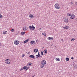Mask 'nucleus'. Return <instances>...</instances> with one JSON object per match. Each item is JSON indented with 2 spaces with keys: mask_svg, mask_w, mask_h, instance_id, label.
<instances>
[{
  "mask_svg": "<svg viewBox=\"0 0 77 77\" xmlns=\"http://www.w3.org/2000/svg\"><path fill=\"white\" fill-rule=\"evenodd\" d=\"M29 28L30 30H34L35 29V27L33 25H32V26H29Z\"/></svg>",
  "mask_w": 77,
  "mask_h": 77,
  "instance_id": "1",
  "label": "nucleus"
},
{
  "mask_svg": "<svg viewBox=\"0 0 77 77\" xmlns=\"http://www.w3.org/2000/svg\"><path fill=\"white\" fill-rule=\"evenodd\" d=\"M5 62L7 64H9L11 62V60L9 59H7L5 60Z\"/></svg>",
  "mask_w": 77,
  "mask_h": 77,
  "instance_id": "2",
  "label": "nucleus"
},
{
  "mask_svg": "<svg viewBox=\"0 0 77 77\" xmlns=\"http://www.w3.org/2000/svg\"><path fill=\"white\" fill-rule=\"evenodd\" d=\"M55 8H57L58 9H60V6L59 5V4L57 3L55 4Z\"/></svg>",
  "mask_w": 77,
  "mask_h": 77,
  "instance_id": "3",
  "label": "nucleus"
},
{
  "mask_svg": "<svg viewBox=\"0 0 77 77\" xmlns=\"http://www.w3.org/2000/svg\"><path fill=\"white\" fill-rule=\"evenodd\" d=\"M14 44H15L16 45H18V44H19L20 42H19V41H15L14 42Z\"/></svg>",
  "mask_w": 77,
  "mask_h": 77,
  "instance_id": "4",
  "label": "nucleus"
},
{
  "mask_svg": "<svg viewBox=\"0 0 77 77\" xmlns=\"http://www.w3.org/2000/svg\"><path fill=\"white\" fill-rule=\"evenodd\" d=\"M75 18V15L74 14H72V15H71V16L70 17V18L72 20L73 19H74V18Z\"/></svg>",
  "mask_w": 77,
  "mask_h": 77,
  "instance_id": "5",
  "label": "nucleus"
},
{
  "mask_svg": "<svg viewBox=\"0 0 77 77\" xmlns=\"http://www.w3.org/2000/svg\"><path fill=\"white\" fill-rule=\"evenodd\" d=\"M42 64L45 65L46 64V61L45 60H43L41 61Z\"/></svg>",
  "mask_w": 77,
  "mask_h": 77,
  "instance_id": "6",
  "label": "nucleus"
},
{
  "mask_svg": "<svg viewBox=\"0 0 77 77\" xmlns=\"http://www.w3.org/2000/svg\"><path fill=\"white\" fill-rule=\"evenodd\" d=\"M29 57H30V58H32V59H35V56L33 55H30L29 56Z\"/></svg>",
  "mask_w": 77,
  "mask_h": 77,
  "instance_id": "7",
  "label": "nucleus"
},
{
  "mask_svg": "<svg viewBox=\"0 0 77 77\" xmlns=\"http://www.w3.org/2000/svg\"><path fill=\"white\" fill-rule=\"evenodd\" d=\"M53 38L51 37H48V40H50L51 41V40H53Z\"/></svg>",
  "mask_w": 77,
  "mask_h": 77,
  "instance_id": "8",
  "label": "nucleus"
},
{
  "mask_svg": "<svg viewBox=\"0 0 77 77\" xmlns=\"http://www.w3.org/2000/svg\"><path fill=\"white\" fill-rule=\"evenodd\" d=\"M38 51V49H35L34 50L35 53H37Z\"/></svg>",
  "mask_w": 77,
  "mask_h": 77,
  "instance_id": "9",
  "label": "nucleus"
},
{
  "mask_svg": "<svg viewBox=\"0 0 77 77\" xmlns=\"http://www.w3.org/2000/svg\"><path fill=\"white\" fill-rule=\"evenodd\" d=\"M30 44H35V42L33 41H31L30 42Z\"/></svg>",
  "mask_w": 77,
  "mask_h": 77,
  "instance_id": "10",
  "label": "nucleus"
},
{
  "mask_svg": "<svg viewBox=\"0 0 77 77\" xmlns=\"http://www.w3.org/2000/svg\"><path fill=\"white\" fill-rule=\"evenodd\" d=\"M64 22L65 23H68V19H65L64 20Z\"/></svg>",
  "mask_w": 77,
  "mask_h": 77,
  "instance_id": "11",
  "label": "nucleus"
},
{
  "mask_svg": "<svg viewBox=\"0 0 77 77\" xmlns=\"http://www.w3.org/2000/svg\"><path fill=\"white\" fill-rule=\"evenodd\" d=\"M29 39H27V40H26L25 41H24V43H26L27 42H28V41H29Z\"/></svg>",
  "mask_w": 77,
  "mask_h": 77,
  "instance_id": "12",
  "label": "nucleus"
},
{
  "mask_svg": "<svg viewBox=\"0 0 77 77\" xmlns=\"http://www.w3.org/2000/svg\"><path fill=\"white\" fill-rule=\"evenodd\" d=\"M29 17L30 18H33V15L30 14Z\"/></svg>",
  "mask_w": 77,
  "mask_h": 77,
  "instance_id": "13",
  "label": "nucleus"
},
{
  "mask_svg": "<svg viewBox=\"0 0 77 77\" xmlns=\"http://www.w3.org/2000/svg\"><path fill=\"white\" fill-rule=\"evenodd\" d=\"M55 60H56V61H60V59L57 58H56L55 59Z\"/></svg>",
  "mask_w": 77,
  "mask_h": 77,
  "instance_id": "14",
  "label": "nucleus"
},
{
  "mask_svg": "<svg viewBox=\"0 0 77 77\" xmlns=\"http://www.w3.org/2000/svg\"><path fill=\"white\" fill-rule=\"evenodd\" d=\"M20 34H21V35H24V34H25V32H21Z\"/></svg>",
  "mask_w": 77,
  "mask_h": 77,
  "instance_id": "15",
  "label": "nucleus"
},
{
  "mask_svg": "<svg viewBox=\"0 0 77 77\" xmlns=\"http://www.w3.org/2000/svg\"><path fill=\"white\" fill-rule=\"evenodd\" d=\"M66 61H69V58H66Z\"/></svg>",
  "mask_w": 77,
  "mask_h": 77,
  "instance_id": "16",
  "label": "nucleus"
},
{
  "mask_svg": "<svg viewBox=\"0 0 77 77\" xmlns=\"http://www.w3.org/2000/svg\"><path fill=\"white\" fill-rule=\"evenodd\" d=\"M44 64H42L41 65V68H44Z\"/></svg>",
  "mask_w": 77,
  "mask_h": 77,
  "instance_id": "17",
  "label": "nucleus"
},
{
  "mask_svg": "<svg viewBox=\"0 0 77 77\" xmlns=\"http://www.w3.org/2000/svg\"><path fill=\"white\" fill-rule=\"evenodd\" d=\"M42 35L44 36H47V34H45H45H44V33H42Z\"/></svg>",
  "mask_w": 77,
  "mask_h": 77,
  "instance_id": "18",
  "label": "nucleus"
},
{
  "mask_svg": "<svg viewBox=\"0 0 77 77\" xmlns=\"http://www.w3.org/2000/svg\"><path fill=\"white\" fill-rule=\"evenodd\" d=\"M36 58H38V57H40V56L38 55H36Z\"/></svg>",
  "mask_w": 77,
  "mask_h": 77,
  "instance_id": "19",
  "label": "nucleus"
},
{
  "mask_svg": "<svg viewBox=\"0 0 77 77\" xmlns=\"http://www.w3.org/2000/svg\"><path fill=\"white\" fill-rule=\"evenodd\" d=\"M45 51V53L46 54V53H47V50L46 49L44 51Z\"/></svg>",
  "mask_w": 77,
  "mask_h": 77,
  "instance_id": "20",
  "label": "nucleus"
},
{
  "mask_svg": "<svg viewBox=\"0 0 77 77\" xmlns=\"http://www.w3.org/2000/svg\"><path fill=\"white\" fill-rule=\"evenodd\" d=\"M67 16H68L69 17V16H71V14L68 13L67 14Z\"/></svg>",
  "mask_w": 77,
  "mask_h": 77,
  "instance_id": "21",
  "label": "nucleus"
},
{
  "mask_svg": "<svg viewBox=\"0 0 77 77\" xmlns=\"http://www.w3.org/2000/svg\"><path fill=\"white\" fill-rule=\"evenodd\" d=\"M23 30H27V29H26V27H24L23 28Z\"/></svg>",
  "mask_w": 77,
  "mask_h": 77,
  "instance_id": "22",
  "label": "nucleus"
},
{
  "mask_svg": "<svg viewBox=\"0 0 77 77\" xmlns=\"http://www.w3.org/2000/svg\"><path fill=\"white\" fill-rule=\"evenodd\" d=\"M7 32V31H5H5H4L3 32V33L4 34H6V32Z\"/></svg>",
  "mask_w": 77,
  "mask_h": 77,
  "instance_id": "23",
  "label": "nucleus"
},
{
  "mask_svg": "<svg viewBox=\"0 0 77 77\" xmlns=\"http://www.w3.org/2000/svg\"><path fill=\"white\" fill-rule=\"evenodd\" d=\"M41 55H44V53H43V51H41Z\"/></svg>",
  "mask_w": 77,
  "mask_h": 77,
  "instance_id": "24",
  "label": "nucleus"
},
{
  "mask_svg": "<svg viewBox=\"0 0 77 77\" xmlns=\"http://www.w3.org/2000/svg\"><path fill=\"white\" fill-rule=\"evenodd\" d=\"M27 67L26 66H24L23 68V69H26V67Z\"/></svg>",
  "mask_w": 77,
  "mask_h": 77,
  "instance_id": "25",
  "label": "nucleus"
},
{
  "mask_svg": "<svg viewBox=\"0 0 77 77\" xmlns=\"http://www.w3.org/2000/svg\"><path fill=\"white\" fill-rule=\"evenodd\" d=\"M66 29H69V26H66Z\"/></svg>",
  "mask_w": 77,
  "mask_h": 77,
  "instance_id": "26",
  "label": "nucleus"
},
{
  "mask_svg": "<svg viewBox=\"0 0 77 77\" xmlns=\"http://www.w3.org/2000/svg\"><path fill=\"white\" fill-rule=\"evenodd\" d=\"M29 69V67H26V69H25V71H27V69Z\"/></svg>",
  "mask_w": 77,
  "mask_h": 77,
  "instance_id": "27",
  "label": "nucleus"
},
{
  "mask_svg": "<svg viewBox=\"0 0 77 77\" xmlns=\"http://www.w3.org/2000/svg\"><path fill=\"white\" fill-rule=\"evenodd\" d=\"M29 66H30V65H32V63H29Z\"/></svg>",
  "mask_w": 77,
  "mask_h": 77,
  "instance_id": "28",
  "label": "nucleus"
},
{
  "mask_svg": "<svg viewBox=\"0 0 77 77\" xmlns=\"http://www.w3.org/2000/svg\"><path fill=\"white\" fill-rule=\"evenodd\" d=\"M11 30V32H14V29H12Z\"/></svg>",
  "mask_w": 77,
  "mask_h": 77,
  "instance_id": "29",
  "label": "nucleus"
},
{
  "mask_svg": "<svg viewBox=\"0 0 77 77\" xmlns=\"http://www.w3.org/2000/svg\"><path fill=\"white\" fill-rule=\"evenodd\" d=\"M23 69H24L23 68H21L20 69V71H22V70H23Z\"/></svg>",
  "mask_w": 77,
  "mask_h": 77,
  "instance_id": "30",
  "label": "nucleus"
},
{
  "mask_svg": "<svg viewBox=\"0 0 77 77\" xmlns=\"http://www.w3.org/2000/svg\"><path fill=\"white\" fill-rule=\"evenodd\" d=\"M62 27H63V29H66V27H64V26H62Z\"/></svg>",
  "mask_w": 77,
  "mask_h": 77,
  "instance_id": "31",
  "label": "nucleus"
},
{
  "mask_svg": "<svg viewBox=\"0 0 77 77\" xmlns=\"http://www.w3.org/2000/svg\"><path fill=\"white\" fill-rule=\"evenodd\" d=\"M2 17V15L0 14V18H1Z\"/></svg>",
  "mask_w": 77,
  "mask_h": 77,
  "instance_id": "32",
  "label": "nucleus"
},
{
  "mask_svg": "<svg viewBox=\"0 0 77 77\" xmlns=\"http://www.w3.org/2000/svg\"><path fill=\"white\" fill-rule=\"evenodd\" d=\"M71 5H73V4H74V3L73 2H71Z\"/></svg>",
  "mask_w": 77,
  "mask_h": 77,
  "instance_id": "33",
  "label": "nucleus"
},
{
  "mask_svg": "<svg viewBox=\"0 0 77 77\" xmlns=\"http://www.w3.org/2000/svg\"><path fill=\"white\" fill-rule=\"evenodd\" d=\"M36 42H38V40H36Z\"/></svg>",
  "mask_w": 77,
  "mask_h": 77,
  "instance_id": "34",
  "label": "nucleus"
},
{
  "mask_svg": "<svg viewBox=\"0 0 77 77\" xmlns=\"http://www.w3.org/2000/svg\"><path fill=\"white\" fill-rule=\"evenodd\" d=\"M74 39L73 38H72L71 40V41H74Z\"/></svg>",
  "mask_w": 77,
  "mask_h": 77,
  "instance_id": "35",
  "label": "nucleus"
},
{
  "mask_svg": "<svg viewBox=\"0 0 77 77\" xmlns=\"http://www.w3.org/2000/svg\"><path fill=\"white\" fill-rule=\"evenodd\" d=\"M24 56H25V55H24V54H23V56H22V57H24Z\"/></svg>",
  "mask_w": 77,
  "mask_h": 77,
  "instance_id": "36",
  "label": "nucleus"
},
{
  "mask_svg": "<svg viewBox=\"0 0 77 77\" xmlns=\"http://www.w3.org/2000/svg\"><path fill=\"white\" fill-rule=\"evenodd\" d=\"M71 59H72V60H73V59H74V57H71Z\"/></svg>",
  "mask_w": 77,
  "mask_h": 77,
  "instance_id": "37",
  "label": "nucleus"
},
{
  "mask_svg": "<svg viewBox=\"0 0 77 77\" xmlns=\"http://www.w3.org/2000/svg\"><path fill=\"white\" fill-rule=\"evenodd\" d=\"M38 56H40V54H39V52L38 53Z\"/></svg>",
  "mask_w": 77,
  "mask_h": 77,
  "instance_id": "38",
  "label": "nucleus"
},
{
  "mask_svg": "<svg viewBox=\"0 0 77 77\" xmlns=\"http://www.w3.org/2000/svg\"><path fill=\"white\" fill-rule=\"evenodd\" d=\"M61 41H63V39H61Z\"/></svg>",
  "mask_w": 77,
  "mask_h": 77,
  "instance_id": "39",
  "label": "nucleus"
},
{
  "mask_svg": "<svg viewBox=\"0 0 77 77\" xmlns=\"http://www.w3.org/2000/svg\"><path fill=\"white\" fill-rule=\"evenodd\" d=\"M75 4L76 5H77V2H76L75 3Z\"/></svg>",
  "mask_w": 77,
  "mask_h": 77,
  "instance_id": "40",
  "label": "nucleus"
},
{
  "mask_svg": "<svg viewBox=\"0 0 77 77\" xmlns=\"http://www.w3.org/2000/svg\"><path fill=\"white\" fill-rule=\"evenodd\" d=\"M42 57V56H41L40 55V57Z\"/></svg>",
  "mask_w": 77,
  "mask_h": 77,
  "instance_id": "41",
  "label": "nucleus"
},
{
  "mask_svg": "<svg viewBox=\"0 0 77 77\" xmlns=\"http://www.w3.org/2000/svg\"><path fill=\"white\" fill-rule=\"evenodd\" d=\"M29 54V52H28V53H27V54Z\"/></svg>",
  "mask_w": 77,
  "mask_h": 77,
  "instance_id": "42",
  "label": "nucleus"
},
{
  "mask_svg": "<svg viewBox=\"0 0 77 77\" xmlns=\"http://www.w3.org/2000/svg\"><path fill=\"white\" fill-rule=\"evenodd\" d=\"M44 56H45V54H43Z\"/></svg>",
  "mask_w": 77,
  "mask_h": 77,
  "instance_id": "43",
  "label": "nucleus"
}]
</instances>
